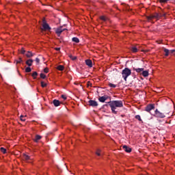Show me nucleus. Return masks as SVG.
Returning a JSON list of instances; mask_svg holds the SVG:
<instances>
[{
  "label": "nucleus",
  "instance_id": "9b49d317",
  "mask_svg": "<svg viewBox=\"0 0 175 175\" xmlns=\"http://www.w3.org/2000/svg\"><path fill=\"white\" fill-rule=\"evenodd\" d=\"M53 103L55 107H58L61 105V102L57 99L53 100Z\"/></svg>",
  "mask_w": 175,
  "mask_h": 175
},
{
  "label": "nucleus",
  "instance_id": "a878e982",
  "mask_svg": "<svg viewBox=\"0 0 175 175\" xmlns=\"http://www.w3.org/2000/svg\"><path fill=\"white\" fill-rule=\"evenodd\" d=\"M31 70H32L30 68V67H27V68H25V72H26L27 73L31 72Z\"/></svg>",
  "mask_w": 175,
  "mask_h": 175
},
{
  "label": "nucleus",
  "instance_id": "f3484780",
  "mask_svg": "<svg viewBox=\"0 0 175 175\" xmlns=\"http://www.w3.org/2000/svg\"><path fill=\"white\" fill-rule=\"evenodd\" d=\"M33 55H35V54L31 52V51H28V52L26 53V57H27V58H31V57H33Z\"/></svg>",
  "mask_w": 175,
  "mask_h": 175
},
{
  "label": "nucleus",
  "instance_id": "e433bc0d",
  "mask_svg": "<svg viewBox=\"0 0 175 175\" xmlns=\"http://www.w3.org/2000/svg\"><path fill=\"white\" fill-rule=\"evenodd\" d=\"M44 73H49V68H45L44 69Z\"/></svg>",
  "mask_w": 175,
  "mask_h": 175
},
{
  "label": "nucleus",
  "instance_id": "aec40b11",
  "mask_svg": "<svg viewBox=\"0 0 175 175\" xmlns=\"http://www.w3.org/2000/svg\"><path fill=\"white\" fill-rule=\"evenodd\" d=\"M131 51H132V53H137V51H139L136 46H132L131 48Z\"/></svg>",
  "mask_w": 175,
  "mask_h": 175
},
{
  "label": "nucleus",
  "instance_id": "cd10ccee",
  "mask_svg": "<svg viewBox=\"0 0 175 175\" xmlns=\"http://www.w3.org/2000/svg\"><path fill=\"white\" fill-rule=\"evenodd\" d=\"M102 152V150H100V149H97L96 154L98 155V157H100V152Z\"/></svg>",
  "mask_w": 175,
  "mask_h": 175
},
{
  "label": "nucleus",
  "instance_id": "393cba45",
  "mask_svg": "<svg viewBox=\"0 0 175 175\" xmlns=\"http://www.w3.org/2000/svg\"><path fill=\"white\" fill-rule=\"evenodd\" d=\"M108 85L109 87H111V88H116V87H117V85L113 84L111 83H109Z\"/></svg>",
  "mask_w": 175,
  "mask_h": 175
},
{
  "label": "nucleus",
  "instance_id": "72a5a7b5",
  "mask_svg": "<svg viewBox=\"0 0 175 175\" xmlns=\"http://www.w3.org/2000/svg\"><path fill=\"white\" fill-rule=\"evenodd\" d=\"M21 120H22L23 122L25 121V117L23 115L21 116Z\"/></svg>",
  "mask_w": 175,
  "mask_h": 175
},
{
  "label": "nucleus",
  "instance_id": "39448f33",
  "mask_svg": "<svg viewBox=\"0 0 175 175\" xmlns=\"http://www.w3.org/2000/svg\"><path fill=\"white\" fill-rule=\"evenodd\" d=\"M154 114L158 118H165V113L158 111V109L155 110Z\"/></svg>",
  "mask_w": 175,
  "mask_h": 175
},
{
  "label": "nucleus",
  "instance_id": "6ab92c4d",
  "mask_svg": "<svg viewBox=\"0 0 175 175\" xmlns=\"http://www.w3.org/2000/svg\"><path fill=\"white\" fill-rule=\"evenodd\" d=\"M72 42L75 43H80V40H79V38L77 37H74L72 38Z\"/></svg>",
  "mask_w": 175,
  "mask_h": 175
},
{
  "label": "nucleus",
  "instance_id": "6e6552de",
  "mask_svg": "<svg viewBox=\"0 0 175 175\" xmlns=\"http://www.w3.org/2000/svg\"><path fill=\"white\" fill-rule=\"evenodd\" d=\"M64 31H66V29H63V27H58L56 30H55V33H57V35H58V36H59L61 35V33H62V32H64Z\"/></svg>",
  "mask_w": 175,
  "mask_h": 175
},
{
  "label": "nucleus",
  "instance_id": "0eeeda50",
  "mask_svg": "<svg viewBox=\"0 0 175 175\" xmlns=\"http://www.w3.org/2000/svg\"><path fill=\"white\" fill-rule=\"evenodd\" d=\"M152 18H157V20H159V14L155 13L153 15H150L149 16H147V20H148V21H151V20H152Z\"/></svg>",
  "mask_w": 175,
  "mask_h": 175
},
{
  "label": "nucleus",
  "instance_id": "7ed1b4c3",
  "mask_svg": "<svg viewBox=\"0 0 175 175\" xmlns=\"http://www.w3.org/2000/svg\"><path fill=\"white\" fill-rule=\"evenodd\" d=\"M42 27L44 31H50L51 29V27H50V25H49L44 19L42 21Z\"/></svg>",
  "mask_w": 175,
  "mask_h": 175
},
{
  "label": "nucleus",
  "instance_id": "a18cd8bd",
  "mask_svg": "<svg viewBox=\"0 0 175 175\" xmlns=\"http://www.w3.org/2000/svg\"><path fill=\"white\" fill-rule=\"evenodd\" d=\"M70 58H71V59H72V58H73V56H72V55H70Z\"/></svg>",
  "mask_w": 175,
  "mask_h": 175
},
{
  "label": "nucleus",
  "instance_id": "4be33fe9",
  "mask_svg": "<svg viewBox=\"0 0 175 175\" xmlns=\"http://www.w3.org/2000/svg\"><path fill=\"white\" fill-rule=\"evenodd\" d=\"M100 20H102V21H104L105 23H106V21H109V18L103 16L100 17Z\"/></svg>",
  "mask_w": 175,
  "mask_h": 175
},
{
  "label": "nucleus",
  "instance_id": "4468645a",
  "mask_svg": "<svg viewBox=\"0 0 175 175\" xmlns=\"http://www.w3.org/2000/svg\"><path fill=\"white\" fill-rule=\"evenodd\" d=\"M141 75L144 77H148V70H143L142 72L141 73Z\"/></svg>",
  "mask_w": 175,
  "mask_h": 175
},
{
  "label": "nucleus",
  "instance_id": "c85d7f7f",
  "mask_svg": "<svg viewBox=\"0 0 175 175\" xmlns=\"http://www.w3.org/2000/svg\"><path fill=\"white\" fill-rule=\"evenodd\" d=\"M159 18H161V17H165V16H166V14L163 12H160L159 13Z\"/></svg>",
  "mask_w": 175,
  "mask_h": 175
},
{
  "label": "nucleus",
  "instance_id": "473e14b6",
  "mask_svg": "<svg viewBox=\"0 0 175 175\" xmlns=\"http://www.w3.org/2000/svg\"><path fill=\"white\" fill-rule=\"evenodd\" d=\"M170 0H159V1L161 2V3H166L167 1H169Z\"/></svg>",
  "mask_w": 175,
  "mask_h": 175
},
{
  "label": "nucleus",
  "instance_id": "37998d69",
  "mask_svg": "<svg viewBox=\"0 0 175 175\" xmlns=\"http://www.w3.org/2000/svg\"><path fill=\"white\" fill-rule=\"evenodd\" d=\"M77 57H74L72 58V59L73 61H75V59H77Z\"/></svg>",
  "mask_w": 175,
  "mask_h": 175
},
{
  "label": "nucleus",
  "instance_id": "b1692460",
  "mask_svg": "<svg viewBox=\"0 0 175 175\" xmlns=\"http://www.w3.org/2000/svg\"><path fill=\"white\" fill-rule=\"evenodd\" d=\"M33 79H34V80L36 79V77L38 76V72L36 71L33 72L31 75Z\"/></svg>",
  "mask_w": 175,
  "mask_h": 175
},
{
  "label": "nucleus",
  "instance_id": "1a4fd4ad",
  "mask_svg": "<svg viewBox=\"0 0 175 175\" xmlns=\"http://www.w3.org/2000/svg\"><path fill=\"white\" fill-rule=\"evenodd\" d=\"M88 103H89V105L92 106V107H96V106H98V102L94 100H90Z\"/></svg>",
  "mask_w": 175,
  "mask_h": 175
},
{
  "label": "nucleus",
  "instance_id": "c9c22d12",
  "mask_svg": "<svg viewBox=\"0 0 175 175\" xmlns=\"http://www.w3.org/2000/svg\"><path fill=\"white\" fill-rule=\"evenodd\" d=\"M21 54H25V49H24V48H22L21 50Z\"/></svg>",
  "mask_w": 175,
  "mask_h": 175
},
{
  "label": "nucleus",
  "instance_id": "bb28decb",
  "mask_svg": "<svg viewBox=\"0 0 175 175\" xmlns=\"http://www.w3.org/2000/svg\"><path fill=\"white\" fill-rule=\"evenodd\" d=\"M41 87H42V88L47 87V83H44V81H41Z\"/></svg>",
  "mask_w": 175,
  "mask_h": 175
},
{
  "label": "nucleus",
  "instance_id": "f03ea898",
  "mask_svg": "<svg viewBox=\"0 0 175 175\" xmlns=\"http://www.w3.org/2000/svg\"><path fill=\"white\" fill-rule=\"evenodd\" d=\"M131 75H132V71L128 68H125L122 71V75L124 81H126V79H128Z\"/></svg>",
  "mask_w": 175,
  "mask_h": 175
},
{
  "label": "nucleus",
  "instance_id": "dca6fc26",
  "mask_svg": "<svg viewBox=\"0 0 175 175\" xmlns=\"http://www.w3.org/2000/svg\"><path fill=\"white\" fill-rule=\"evenodd\" d=\"M163 50L165 53V56L168 57V55L170 54V50L166 48H163Z\"/></svg>",
  "mask_w": 175,
  "mask_h": 175
},
{
  "label": "nucleus",
  "instance_id": "7c9ffc66",
  "mask_svg": "<svg viewBox=\"0 0 175 175\" xmlns=\"http://www.w3.org/2000/svg\"><path fill=\"white\" fill-rule=\"evenodd\" d=\"M135 118L136 120H138V121H142V118L140 117V115H136Z\"/></svg>",
  "mask_w": 175,
  "mask_h": 175
},
{
  "label": "nucleus",
  "instance_id": "20e7f679",
  "mask_svg": "<svg viewBox=\"0 0 175 175\" xmlns=\"http://www.w3.org/2000/svg\"><path fill=\"white\" fill-rule=\"evenodd\" d=\"M107 99H111V97L107 96V95H105L103 96H100L98 98V100L99 102H101V103H105V102H106V100H107Z\"/></svg>",
  "mask_w": 175,
  "mask_h": 175
},
{
  "label": "nucleus",
  "instance_id": "9d476101",
  "mask_svg": "<svg viewBox=\"0 0 175 175\" xmlns=\"http://www.w3.org/2000/svg\"><path fill=\"white\" fill-rule=\"evenodd\" d=\"M122 148L126 152H132V148H129L128 146L124 145L122 146Z\"/></svg>",
  "mask_w": 175,
  "mask_h": 175
},
{
  "label": "nucleus",
  "instance_id": "2f4dec72",
  "mask_svg": "<svg viewBox=\"0 0 175 175\" xmlns=\"http://www.w3.org/2000/svg\"><path fill=\"white\" fill-rule=\"evenodd\" d=\"M16 64H21V62H23V59H21V57H19V59L16 60Z\"/></svg>",
  "mask_w": 175,
  "mask_h": 175
},
{
  "label": "nucleus",
  "instance_id": "2eb2a0df",
  "mask_svg": "<svg viewBox=\"0 0 175 175\" xmlns=\"http://www.w3.org/2000/svg\"><path fill=\"white\" fill-rule=\"evenodd\" d=\"M33 63V59H29L26 61V64L27 66H32V64Z\"/></svg>",
  "mask_w": 175,
  "mask_h": 175
},
{
  "label": "nucleus",
  "instance_id": "a19ab883",
  "mask_svg": "<svg viewBox=\"0 0 175 175\" xmlns=\"http://www.w3.org/2000/svg\"><path fill=\"white\" fill-rule=\"evenodd\" d=\"M90 85H91V83L90 81H88L87 83V87H90Z\"/></svg>",
  "mask_w": 175,
  "mask_h": 175
},
{
  "label": "nucleus",
  "instance_id": "f704fd0d",
  "mask_svg": "<svg viewBox=\"0 0 175 175\" xmlns=\"http://www.w3.org/2000/svg\"><path fill=\"white\" fill-rule=\"evenodd\" d=\"M40 77H41V79H46V75L43 73H41L40 74Z\"/></svg>",
  "mask_w": 175,
  "mask_h": 175
},
{
  "label": "nucleus",
  "instance_id": "c756f323",
  "mask_svg": "<svg viewBox=\"0 0 175 175\" xmlns=\"http://www.w3.org/2000/svg\"><path fill=\"white\" fill-rule=\"evenodd\" d=\"M0 150L3 152V154H6V148H0Z\"/></svg>",
  "mask_w": 175,
  "mask_h": 175
},
{
  "label": "nucleus",
  "instance_id": "a211bd4d",
  "mask_svg": "<svg viewBox=\"0 0 175 175\" xmlns=\"http://www.w3.org/2000/svg\"><path fill=\"white\" fill-rule=\"evenodd\" d=\"M23 159L25 161H31V157L29 155H27L26 154H23Z\"/></svg>",
  "mask_w": 175,
  "mask_h": 175
},
{
  "label": "nucleus",
  "instance_id": "ddd939ff",
  "mask_svg": "<svg viewBox=\"0 0 175 175\" xmlns=\"http://www.w3.org/2000/svg\"><path fill=\"white\" fill-rule=\"evenodd\" d=\"M85 64L89 68H92V61L91 59H86Z\"/></svg>",
  "mask_w": 175,
  "mask_h": 175
},
{
  "label": "nucleus",
  "instance_id": "ea45409f",
  "mask_svg": "<svg viewBox=\"0 0 175 175\" xmlns=\"http://www.w3.org/2000/svg\"><path fill=\"white\" fill-rule=\"evenodd\" d=\"M62 99H64V100H66V96H65V95H62Z\"/></svg>",
  "mask_w": 175,
  "mask_h": 175
},
{
  "label": "nucleus",
  "instance_id": "f8f14e48",
  "mask_svg": "<svg viewBox=\"0 0 175 175\" xmlns=\"http://www.w3.org/2000/svg\"><path fill=\"white\" fill-rule=\"evenodd\" d=\"M133 70H135V72H137V73H139V75H142V71L144 70V68H133Z\"/></svg>",
  "mask_w": 175,
  "mask_h": 175
},
{
  "label": "nucleus",
  "instance_id": "4c0bfd02",
  "mask_svg": "<svg viewBox=\"0 0 175 175\" xmlns=\"http://www.w3.org/2000/svg\"><path fill=\"white\" fill-rule=\"evenodd\" d=\"M175 53V49L170 50V54H174Z\"/></svg>",
  "mask_w": 175,
  "mask_h": 175
},
{
  "label": "nucleus",
  "instance_id": "f257e3e1",
  "mask_svg": "<svg viewBox=\"0 0 175 175\" xmlns=\"http://www.w3.org/2000/svg\"><path fill=\"white\" fill-rule=\"evenodd\" d=\"M109 106L111 107V113L113 114H117L118 111H116L118 107H124V103L122 100H110L108 102Z\"/></svg>",
  "mask_w": 175,
  "mask_h": 175
},
{
  "label": "nucleus",
  "instance_id": "412c9836",
  "mask_svg": "<svg viewBox=\"0 0 175 175\" xmlns=\"http://www.w3.org/2000/svg\"><path fill=\"white\" fill-rule=\"evenodd\" d=\"M40 139H42V136L37 135L36 136V138L34 139V142H35L36 143H38V142H39V140H40Z\"/></svg>",
  "mask_w": 175,
  "mask_h": 175
},
{
  "label": "nucleus",
  "instance_id": "5701e85b",
  "mask_svg": "<svg viewBox=\"0 0 175 175\" xmlns=\"http://www.w3.org/2000/svg\"><path fill=\"white\" fill-rule=\"evenodd\" d=\"M64 68L65 67L62 65H59L57 67V70H60V71L64 70Z\"/></svg>",
  "mask_w": 175,
  "mask_h": 175
},
{
  "label": "nucleus",
  "instance_id": "c03bdc74",
  "mask_svg": "<svg viewBox=\"0 0 175 175\" xmlns=\"http://www.w3.org/2000/svg\"><path fill=\"white\" fill-rule=\"evenodd\" d=\"M165 114H169L170 111H166V112H165Z\"/></svg>",
  "mask_w": 175,
  "mask_h": 175
},
{
  "label": "nucleus",
  "instance_id": "79ce46f5",
  "mask_svg": "<svg viewBox=\"0 0 175 175\" xmlns=\"http://www.w3.org/2000/svg\"><path fill=\"white\" fill-rule=\"evenodd\" d=\"M55 50H56V51H59V50H61V48H55Z\"/></svg>",
  "mask_w": 175,
  "mask_h": 175
},
{
  "label": "nucleus",
  "instance_id": "58836bf2",
  "mask_svg": "<svg viewBox=\"0 0 175 175\" xmlns=\"http://www.w3.org/2000/svg\"><path fill=\"white\" fill-rule=\"evenodd\" d=\"M36 62L37 63V64H39V62H40V58H36Z\"/></svg>",
  "mask_w": 175,
  "mask_h": 175
},
{
  "label": "nucleus",
  "instance_id": "423d86ee",
  "mask_svg": "<svg viewBox=\"0 0 175 175\" xmlns=\"http://www.w3.org/2000/svg\"><path fill=\"white\" fill-rule=\"evenodd\" d=\"M155 109V106L154 104H149L145 107V111L150 113L151 110H154Z\"/></svg>",
  "mask_w": 175,
  "mask_h": 175
}]
</instances>
